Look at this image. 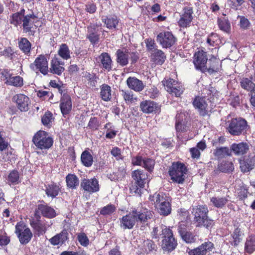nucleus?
<instances>
[{
    "label": "nucleus",
    "instance_id": "09e8293b",
    "mask_svg": "<svg viewBox=\"0 0 255 255\" xmlns=\"http://www.w3.org/2000/svg\"><path fill=\"white\" fill-rule=\"evenodd\" d=\"M157 250L156 245L151 240H145L143 243L142 250L143 252L148 254L153 251H156Z\"/></svg>",
    "mask_w": 255,
    "mask_h": 255
},
{
    "label": "nucleus",
    "instance_id": "473e14b6",
    "mask_svg": "<svg viewBox=\"0 0 255 255\" xmlns=\"http://www.w3.org/2000/svg\"><path fill=\"white\" fill-rule=\"evenodd\" d=\"M166 58L165 53L161 50L155 49L151 53V60L157 65L163 64Z\"/></svg>",
    "mask_w": 255,
    "mask_h": 255
},
{
    "label": "nucleus",
    "instance_id": "a18cd8bd",
    "mask_svg": "<svg viewBox=\"0 0 255 255\" xmlns=\"http://www.w3.org/2000/svg\"><path fill=\"white\" fill-rule=\"evenodd\" d=\"M218 24L220 30L229 33L231 29V24L227 17L225 16L219 18L218 19Z\"/></svg>",
    "mask_w": 255,
    "mask_h": 255
},
{
    "label": "nucleus",
    "instance_id": "bf43d9fd",
    "mask_svg": "<svg viewBox=\"0 0 255 255\" xmlns=\"http://www.w3.org/2000/svg\"><path fill=\"white\" fill-rule=\"evenodd\" d=\"M83 76L89 81V84L91 86L95 87L96 86L98 78L95 74L86 72L84 74Z\"/></svg>",
    "mask_w": 255,
    "mask_h": 255
},
{
    "label": "nucleus",
    "instance_id": "ddd939ff",
    "mask_svg": "<svg viewBox=\"0 0 255 255\" xmlns=\"http://www.w3.org/2000/svg\"><path fill=\"white\" fill-rule=\"evenodd\" d=\"M37 18L33 12L23 16L22 27L24 32L28 33L30 36L35 35L37 27L34 23Z\"/></svg>",
    "mask_w": 255,
    "mask_h": 255
},
{
    "label": "nucleus",
    "instance_id": "c9c22d12",
    "mask_svg": "<svg viewBox=\"0 0 255 255\" xmlns=\"http://www.w3.org/2000/svg\"><path fill=\"white\" fill-rule=\"evenodd\" d=\"M209 63L210 66L209 68L206 67V72H208L210 74H211L219 71L221 66L219 59L215 57H212L209 59Z\"/></svg>",
    "mask_w": 255,
    "mask_h": 255
},
{
    "label": "nucleus",
    "instance_id": "6e6d98bb",
    "mask_svg": "<svg viewBox=\"0 0 255 255\" xmlns=\"http://www.w3.org/2000/svg\"><path fill=\"white\" fill-rule=\"evenodd\" d=\"M184 88L183 86L178 82L175 85V87L171 90L168 92L172 96H175L176 97H179L182 94L184 91Z\"/></svg>",
    "mask_w": 255,
    "mask_h": 255
},
{
    "label": "nucleus",
    "instance_id": "69168bd1",
    "mask_svg": "<svg viewBox=\"0 0 255 255\" xmlns=\"http://www.w3.org/2000/svg\"><path fill=\"white\" fill-rule=\"evenodd\" d=\"M23 22V16L20 13H14L11 16L10 23L17 26Z\"/></svg>",
    "mask_w": 255,
    "mask_h": 255
},
{
    "label": "nucleus",
    "instance_id": "4468645a",
    "mask_svg": "<svg viewBox=\"0 0 255 255\" xmlns=\"http://www.w3.org/2000/svg\"><path fill=\"white\" fill-rule=\"evenodd\" d=\"M192 104L194 107L198 110L200 115L204 117L208 115L209 112L211 111L207 103V99L204 97H195Z\"/></svg>",
    "mask_w": 255,
    "mask_h": 255
},
{
    "label": "nucleus",
    "instance_id": "f03ea898",
    "mask_svg": "<svg viewBox=\"0 0 255 255\" xmlns=\"http://www.w3.org/2000/svg\"><path fill=\"white\" fill-rule=\"evenodd\" d=\"M191 212L194 216L193 221L197 227L211 229L214 225V221L208 216L209 210L206 205L198 204L192 206Z\"/></svg>",
    "mask_w": 255,
    "mask_h": 255
},
{
    "label": "nucleus",
    "instance_id": "49530a36",
    "mask_svg": "<svg viewBox=\"0 0 255 255\" xmlns=\"http://www.w3.org/2000/svg\"><path fill=\"white\" fill-rule=\"evenodd\" d=\"M214 155L218 158H223L231 155V150L228 147H221L216 148L214 151Z\"/></svg>",
    "mask_w": 255,
    "mask_h": 255
},
{
    "label": "nucleus",
    "instance_id": "f704fd0d",
    "mask_svg": "<svg viewBox=\"0 0 255 255\" xmlns=\"http://www.w3.org/2000/svg\"><path fill=\"white\" fill-rule=\"evenodd\" d=\"M99 59L101 65L104 70L110 71L112 69V59L108 53H102L99 56Z\"/></svg>",
    "mask_w": 255,
    "mask_h": 255
},
{
    "label": "nucleus",
    "instance_id": "2f4dec72",
    "mask_svg": "<svg viewBox=\"0 0 255 255\" xmlns=\"http://www.w3.org/2000/svg\"><path fill=\"white\" fill-rule=\"evenodd\" d=\"M37 209L45 217L51 219L56 216V214L54 209L46 204L38 205Z\"/></svg>",
    "mask_w": 255,
    "mask_h": 255
},
{
    "label": "nucleus",
    "instance_id": "9d476101",
    "mask_svg": "<svg viewBox=\"0 0 255 255\" xmlns=\"http://www.w3.org/2000/svg\"><path fill=\"white\" fill-rule=\"evenodd\" d=\"M30 68L34 71H39L44 75L49 72L48 60L45 55L40 54L37 57L34 61L30 65Z\"/></svg>",
    "mask_w": 255,
    "mask_h": 255
},
{
    "label": "nucleus",
    "instance_id": "f8f14e48",
    "mask_svg": "<svg viewBox=\"0 0 255 255\" xmlns=\"http://www.w3.org/2000/svg\"><path fill=\"white\" fill-rule=\"evenodd\" d=\"M157 42L163 48H170L177 41V38L171 32L163 31L160 32L156 36Z\"/></svg>",
    "mask_w": 255,
    "mask_h": 255
},
{
    "label": "nucleus",
    "instance_id": "a211bd4d",
    "mask_svg": "<svg viewBox=\"0 0 255 255\" xmlns=\"http://www.w3.org/2000/svg\"><path fill=\"white\" fill-rule=\"evenodd\" d=\"M189 125V118L183 113H178L176 116L175 128L177 132H185L187 130Z\"/></svg>",
    "mask_w": 255,
    "mask_h": 255
},
{
    "label": "nucleus",
    "instance_id": "052dcab7",
    "mask_svg": "<svg viewBox=\"0 0 255 255\" xmlns=\"http://www.w3.org/2000/svg\"><path fill=\"white\" fill-rule=\"evenodd\" d=\"M116 211L115 205L110 204L103 207L100 211V214L103 216L110 215Z\"/></svg>",
    "mask_w": 255,
    "mask_h": 255
},
{
    "label": "nucleus",
    "instance_id": "680f3d73",
    "mask_svg": "<svg viewBox=\"0 0 255 255\" xmlns=\"http://www.w3.org/2000/svg\"><path fill=\"white\" fill-rule=\"evenodd\" d=\"M155 164L154 160L149 158H144L142 167L145 168L149 172L152 171Z\"/></svg>",
    "mask_w": 255,
    "mask_h": 255
},
{
    "label": "nucleus",
    "instance_id": "3c124183",
    "mask_svg": "<svg viewBox=\"0 0 255 255\" xmlns=\"http://www.w3.org/2000/svg\"><path fill=\"white\" fill-rule=\"evenodd\" d=\"M241 86L242 88L248 91H251L255 89V84L252 80L247 78H244L241 81Z\"/></svg>",
    "mask_w": 255,
    "mask_h": 255
},
{
    "label": "nucleus",
    "instance_id": "e2e57ef3",
    "mask_svg": "<svg viewBox=\"0 0 255 255\" xmlns=\"http://www.w3.org/2000/svg\"><path fill=\"white\" fill-rule=\"evenodd\" d=\"M8 149V148L7 149ZM2 153V158L5 162L11 161V160L14 159V154L13 153V149L10 148V150H7V152L3 151Z\"/></svg>",
    "mask_w": 255,
    "mask_h": 255
},
{
    "label": "nucleus",
    "instance_id": "ea45409f",
    "mask_svg": "<svg viewBox=\"0 0 255 255\" xmlns=\"http://www.w3.org/2000/svg\"><path fill=\"white\" fill-rule=\"evenodd\" d=\"M66 182L68 187L76 189L79 184V180L77 176L73 174H69L66 177Z\"/></svg>",
    "mask_w": 255,
    "mask_h": 255
},
{
    "label": "nucleus",
    "instance_id": "393cba45",
    "mask_svg": "<svg viewBox=\"0 0 255 255\" xmlns=\"http://www.w3.org/2000/svg\"><path fill=\"white\" fill-rule=\"evenodd\" d=\"M72 101L70 96L64 94L60 99V107L63 116L68 114L72 109Z\"/></svg>",
    "mask_w": 255,
    "mask_h": 255
},
{
    "label": "nucleus",
    "instance_id": "5701e85b",
    "mask_svg": "<svg viewBox=\"0 0 255 255\" xmlns=\"http://www.w3.org/2000/svg\"><path fill=\"white\" fill-rule=\"evenodd\" d=\"M30 225L33 230L34 234L40 236L46 232L51 224L50 225L46 224L45 223L33 219L30 220Z\"/></svg>",
    "mask_w": 255,
    "mask_h": 255
},
{
    "label": "nucleus",
    "instance_id": "20e7f679",
    "mask_svg": "<svg viewBox=\"0 0 255 255\" xmlns=\"http://www.w3.org/2000/svg\"><path fill=\"white\" fill-rule=\"evenodd\" d=\"M149 200L154 204H159L157 207L158 213L163 216H168L171 212V200L165 194L155 193L150 196Z\"/></svg>",
    "mask_w": 255,
    "mask_h": 255
},
{
    "label": "nucleus",
    "instance_id": "72a5a7b5",
    "mask_svg": "<svg viewBox=\"0 0 255 255\" xmlns=\"http://www.w3.org/2000/svg\"><path fill=\"white\" fill-rule=\"evenodd\" d=\"M236 182H238V185H235V193L238 195V198L243 200L248 196V189L246 186L240 180H236Z\"/></svg>",
    "mask_w": 255,
    "mask_h": 255
},
{
    "label": "nucleus",
    "instance_id": "2eb2a0df",
    "mask_svg": "<svg viewBox=\"0 0 255 255\" xmlns=\"http://www.w3.org/2000/svg\"><path fill=\"white\" fill-rule=\"evenodd\" d=\"M207 60L206 52L203 50H199L194 55L193 63L195 67L203 73L206 72Z\"/></svg>",
    "mask_w": 255,
    "mask_h": 255
},
{
    "label": "nucleus",
    "instance_id": "423d86ee",
    "mask_svg": "<svg viewBox=\"0 0 255 255\" xmlns=\"http://www.w3.org/2000/svg\"><path fill=\"white\" fill-rule=\"evenodd\" d=\"M186 172L187 169L184 164L179 162H173L168 170L171 180L178 184L184 182Z\"/></svg>",
    "mask_w": 255,
    "mask_h": 255
},
{
    "label": "nucleus",
    "instance_id": "c03bdc74",
    "mask_svg": "<svg viewBox=\"0 0 255 255\" xmlns=\"http://www.w3.org/2000/svg\"><path fill=\"white\" fill-rule=\"evenodd\" d=\"M58 54L64 60H68L71 58L70 50L68 45L65 43H63L60 45Z\"/></svg>",
    "mask_w": 255,
    "mask_h": 255
},
{
    "label": "nucleus",
    "instance_id": "4be33fe9",
    "mask_svg": "<svg viewBox=\"0 0 255 255\" xmlns=\"http://www.w3.org/2000/svg\"><path fill=\"white\" fill-rule=\"evenodd\" d=\"M64 62L57 57H54L51 61L49 71L50 73L60 76L64 71Z\"/></svg>",
    "mask_w": 255,
    "mask_h": 255
},
{
    "label": "nucleus",
    "instance_id": "7c9ffc66",
    "mask_svg": "<svg viewBox=\"0 0 255 255\" xmlns=\"http://www.w3.org/2000/svg\"><path fill=\"white\" fill-rule=\"evenodd\" d=\"M102 20L106 24V27L108 29H117L120 19L116 15H111L108 16H103L102 17Z\"/></svg>",
    "mask_w": 255,
    "mask_h": 255
},
{
    "label": "nucleus",
    "instance_id": "6e6552de",
    "mask_svg": "<svg viewBox=\"0 0 255 255\" xmlns=\"http://www.w3.org/2000/svg\"><path fill=\"white\" fill-rule=\"evenodd\" d=\"M162 248L164 251L171 252L174 250L177 245V242L174 237L172 231L170 228H165L161 231Z\"/></svg>",
    "mask_w": 255,
    "mask_h": 255
},
{
    "label": "nucleus",
    "instance_id": "c85d7f7f",
    "mask_svg": "<svg viewBox=\"0 0 255 255\" xmlns=\"http://www.w3.org/2000/svg\"><path fill=\"white\" fill-rule=\"evenodd\" d=\"M68 233L66 230H63L62 231L54 236L49 240V242L52 245H62L68 239Z\"/></svg>",
    "mask_w": 255,
    "mask_h": 255
},
{
    "label": "nucleus",
    "instance_id": "f3484780",
    "mask_svg": "<svg viewBox=\"0 0 255 255\" xmlns=\"http://www.w3.org/2000/svg\"><path fill=\"white\" fill-rule=\"evenodd\" d=\"M139 108L143 113H159L160 112V106L157 103L150 100L142 101L139 105Z\"/></svg>",
    "mask_w": 255,
    "mask_h": 255
},
{
    "label": "nucleus",
    "instance_id": "58836bf2",
    "mask_svg": "<svg viewBox=\"0 0 255 255\" xmlns=\"http://www.w3.org/2000/svg\"><path fill=\"white\" fill-rule=\"evenodd\" d=\"M100 90V96L102 99L106 102L110 101L112 98L111 87L107 84H104L101 86Z\"/></svg>",
    "mask_w": 255,
    "mask_h": 255
},
{
    "label": "nucleus",
    "instance_id": "0e129e2a",
    "mask_svg": "<svg viewBox=\"0 0 255 255\" xmlns=\"http://www.w3.org/2000/svg\"><path fill=\"white\" fill-rule=\"evenodd\" d=\"M77 239L80 245L84 247H87L89 244V240L84 233H80L77 235Z\"/></svg>",
    "mask_w": 255,
    "mask_h": 255
},
{
    "label": "nucleus",
    "instance_id": "a19ab883",
    "mask_svg": "<svg viewBox=\"0 0 255 255\" xmlns=\"http://www.w3.org/2000/svg\"><path fill=\"white\" fill-rule=\"evenodd\" d=\"M81 161L85 166L91 167L93 162V156L88 150H85L81 154Z\"/></svg>",
    "mask_w": 255,
    "mask_h": 255
},
{
    "label": "nucleus",
    "instance_id": "13d9d810",
    "mask_svg": "<svg viewBox=\"0 0 255 255\" xmlns=\"http://www.w3.org/2000/svg\"><path fill=\"white\" fill-rule=\"evenodd\" d=\"M145 93L146 96H148L151 99H155L160 95L159 90L155 86L149 88L145 90Z\"/></svg>",
    "mask_w": 255,
    "mask_h": 255
},
{
    "label": "nucleus",
    "instance_id": "864d4df0",
    "mask_svg": "<svg viewBox=\"0 0 255 255\" xmlns=\"http://www.w3.org/2000/svg\"><path fill=\"white\" fill-rule=\"evenodd\" d=\"M122 95L126 103H132L137 101V98L133 97L132 92L130 91L122 90Z\"/></svg>",
    "mask_w": 255,
    "mask_h": 255
},
{
    "label": "nucleus",
    "instance_id": "f257e3e1",
    "mask_svg": "<svg viewBox=\"0 0 255 255\" xmlns=\"http://www.w3.org/2000/svg\"><path fill=\"white\" fill-rule=\"evenodd\" d=\"M152 217V212L146 208H133L119 219V225L123 230H131L136 223L145 224Z\"/></svg>",
    "mask_w": 255,
    "mask_h": 255
},
{
    "label": "nucleus",
    "instance_id": "9b49d317",
    "mask_svg": "<svg viewBox=\"0 0 255 255\" xmlns=\"http://www.w3.org/2000/svg\"><path fill=\"white\" fill-rule=\"evenodd\" d=\"M215 249L214 244L206 239L205 241L198 247L191 250L188 248L187 252L188 255H207L213 252Z\"/></svg>",
    "mask_w": 255,
    "mask_h": 255
},
{
    "label": "nucleus",
    "instance_id": "37998d69",
    "mask_svg": "<svg viewBox=\"0 0 255 255\" xmlns=\"http://www.w3.org/2000/svg\"><path fill=\"white\" fill-rule=\"evenodd\" d=\"M19 49L25 54L30 53L31 44L29 40L26 38H21L18 42Z\"/></svg>",
    "mask_w": 255,
    "mask_h": 255
},
{
    "label": "nucleus",
    "instance_id": "4c0bfd02",
    "mask_svg": "<svg viewBox=\"0 0 255 255\" xmlns=\"http://www.w3.org/2000/svg\"><path fill=\"white\" fill-rule=\"evenodd\" d=\"M245 251L250 254L255 251V235H251L247 238L245 244Z\"/></svg>",
    "mask_w": 255,
    "mask_h": 255
},
{
    "label": "nucleus",
    "instance_id": "0eeeda50",
    "mask_svg": "<svg viewBox=\"0 0 255 255\" xmlns=\"http://www.w3.org/2000/svg\"><path fill=\"white\" fill-rule=\"evenodd\" d=\"M249 126L247 122L244 119L234 118L229 122L227 130L232 135H240L246 133Z\"/></svg>",
    "mask_w": 255,
    "mask_h": 255
},
{
    "label": "nucleus",
    "instance_id": "4d7b16f0",
    "mask_svg": "<svg viewBox=\"0 0 255 255\" xmlns=\"http://www.w3.org/2000/svg\"><path fill=\"white\" fill-rule=\"evenodd\" d=\"M116 177L115 179L119 181L122 180L125 178L126 174V167L124 165H122L118 168L117 171L114 173Z\"/></svg>",
    "mask_w": 255,
    "mask_h": 255
},
{
    "label": "nucleus",
    "instance_id": "aec40b11",
    "mask_svg": "<svg viewBox=\"0 0 255 255\" xmlns=\"http://www.w3.org/2000/svg\"><path fill=\"white\" fill-rule=\"evenodd\" d=\"M183 13L180 16L178 21V25L181 27H187L189 26L193 19V8L191 6H185L184 7Z\"/></svg>",
    "mask_w": 255,
    "mask_h": 255
},
{
    "label": "nucleus",
    "instance_id": "cd10ccee",
    "mask_svg": "<svg viewBox=\"0 0 255 255\" xmlns=\"http://www.w3.org/2000/svg\"><path fill=\"white\" fill-rule=\"evenodd\" d=\"M117 63L121 66H127L128 63V49H118L116 53Z\"/></svg>",
    "mask_w": 255,
    "mask_h": 255
},
{
    "label": "nucleus",
    "instance_id": "e433bc0d",
    "mask_svg": "<svg viewBox=\"0 0 255 255\" xmlns=\"http://www.w3.org/2000/svg\"><path fill=\"white\" fill-rule=\"evenodd\" d=\"M60 190V187L55 183H52L46 186L45 193L48 197L52 198L57 196Z\"/></svg>",
    "mask_w": 255,
    "mask_h": 255
},
{
    "label": "nucleus",
    "instance_id": "bb28decb",
    "mask_svg": "<svg viewBox=\"0 0 255 255\" xmlns=\"http://www.w3.org/2000/svg\"><path fill=\"white\" fill-rule=\"evenodd\" d=\"M127 84L129 89L135 92H140L144 88L142 81L134 77H128L127 80Z\"/></svg>",
    "mask_w": 255,
    "mask_h": 255
},
{
    "label": "nucleus",
    "instance_id": "774afa93",
    "mask_svg": "<svg viewBox=\"0 0 255 255\" xmlns=\"http://www.w3.org/2000/svg\"><path fill=\"white\" fill-rule=\"evenodd\" d=\"M19 173L17 170H13L11 171L7 177L8 182L12 183H16L19 179Z\"/></svg>",
    "mask_w": 255,
    "mask_h": 255
},
{
    "label": "nucleus",
    "instance_id": "8fccbe9b",
    "mask_svg": "<svg viewBox=\"0 0 255 255\" xmlns=\"http://www.w3.org/2000/svg\"><path fill=\"white\" fill-rule=\"evenodd\" d=\"M5 84L15 87H21L23 85V78L19 76L11 77Z\"/></svg>",
    "mask_w": 255,
    "mask_h": 255
},
{
    "label": "nucleus",
    "instance_id": "dca6fc26",
    "mask_svg": "<svg viewBox=\"0 0 255 255\" xmlns=\"http://www.w3.org/2000/svg\"><path fill=\"white\" fill-rule=\"evenodd\" d=\"M12 102L21 112H26L29 110L30 101L28 97L23 94H17L13 96Z\"/></svg>",
    "mask_w": 255,
    "mask_h": 255
},
{
    "label": "nucleus",
    "instance_id": "6ab92c4d",
    "mask_svg": "<svg viewBox=\"0 0 255 255\" xmlns=\"http://www.w3.org/2000/svg\"><path fill=\"white\" fill-rule=\"evenodd\" d=\"M80 185L81 188L89 193L97 192L100 190L99 182L95 178L84 179L81 181Z\"/></svg>",
    "mask_w": 255,
    "mask_h": 255
},
{
    "label": "nucleus",
    "instance_id": "412c9836",
    "mask_svg": "<svg viewBox=\"0 0 255 255\" xmlns=\"http://www.w3.org/2000/svg\"><path fill=\"white\" fill-rule=\"evenodd\" d=\"M99 25L91 23L87 27V33L86 38L89 39L92 44L98 43L100 38V34L99 33L98 27Z\"/></svg>",
    "mask_w": 255,
    "mask_h": 255
},
{
    "label": "nucleus",
    "instance_id": "39448f33",
    "mask_svg": "<svg viewBox=\"0 0 255 255\" xmlns=\"http://www.w3.org/2000/svg\"><path fill=\"white\" fill-rule=\"evenodd\" d=\"M32 141L36 148L41 150L49 149L53 143V138L43 130L37 131L33 136Z\"/></svg>",
    "mask_w": 255,
    "mask_h": 255
},
{
    "label": "nucleus",
    "instance_id": "603ef678",
    "mask_svg": "<svg viewBox=\"0 0 255 255\" xmlns=\"http://www.w3.org/2000/svg\"><path fill=\"white\" fill-rule=\"evenodd\" d=\"M207 42L212 46H216L221 43V40L217 34L212 33L208 36Z\"/></svg>",
    "mask_w": 255,
    "mask_h": 255
},
{
    "label": "nucleus",
    "instance_id": "1a4fd4ad",
    "mask_svg": "<svg viewBox=\"0 0 255 255\" xmlns=\"http://www.w3.org/2000/svg\"><path fill=\"white\" fill-rule=\"evenodd\" d=\"M15 233L21 244L26 245L30 241L32 237V233L23 222H18L15 225Z\"/></svg>",
    "mask_w": 255,
    "mask_h": 255
},
{
    "label": "nucleus",
    "instance_id": "79ce46f5",
    "mask_svg": "<svg viewBox=\"0 0 255 255\" xmlns=\"http://www.w3.org/2000/svg\"><path fill=\"white\" fill-rule=\"evenodd\" d=\"M240 168L241 171L243 173H248L253 170L251 163H250V159L248 158L243 157L239 160Z\"/></svg>",
    "mask_w": 255,
    "mask_h": 255
},
{
    "label": "nucleus",
    "instance_id": "b1692460",
    "mask_svg": "<svg viewBox=\"0 0 255 255\" xmlns=\"http://www.w3.org/2000/svg\"><path fill=\"white\" fill-rule=\"evenodd\" d=\"M240 226L238 223L234 225V230L231 233L232 241L231 243L233 246H237L242 241L244 236L243 231Z\"/></svg>",
    "mask_w": 255,
    "mask_h": 255
},
{
    "label": "nucleus",
    "instance_id": "de8ad7c7",
    "mask_svg": "<svg viewBox=\"0 0 255 255\" xmlns=\"http://www.w3.org/2000/svg\"><path fill=\"white\" fill-rule=\"evenodd\" d=\"M219 170L225 173H230L234 169V164L231 161H223L218 165Z\"/></svg>",
    "mask_w": 255,
    "mask_h": 255
},
{
    "label": "nucleus",
    "instance_id": "a878e982",
    "mask_svg": "<svg viewBox=\"0 0 255 255\" xmlns=\"http://www.w3.org/2000/svg\"><path fill=\"white\" fill-rule=\"evenodd\" d=\"M249 149V145L247 143L242 142L239 143L232 144L230 150L234 155L239 156L246 154Z\"/></svg>",
    "mask_w": 255,
    "mask_h": 255
},
{
    "label": "nucleus",
    "instance_id": "338daca9",
    "mask_svg": "<svg viewBox=\"0 0 255 255\" xmlns=\"http://www.w3.org/2000/svg\"><path fill=\"white\" fill-rule=\"evenodd\" d=\"M162 82L163 85L166 87V90L168 92L175 87L178 82L173 79L169 78L167 80H163Z\"/></svg>",
    "mask_w": 255,
    "mask_h": 255
},
{
    "label": "nucleus",
    "instance_id": "c756f323",
    "mask_svg": "<svg viewBox=\"0 0 255 255\" xmlns=\"http://www.w3.org/2000/svg\"><path fill=\"white\" fill-rule=\"evenodd\" d=\"M211 204L214 207L219 208H224L229 201V196H213L210 198Z\"/></svg>",
    "mask_w": 255,
    "mask_h": 255
},
{
    "label": "nucleus",
    "instance_id": "7ed1b4c3",
    "mask_svg": "<svg viewBox=\"0 0 255 255\" xmlns=\"http://www.w3.org/2000/svg\"><path fill=\"white\" fill-rule=\"evenodd\" d=\"M148 176L147 173L143 170L137 169L133 171L131 177L134 183L130 187V193L140 196L141 190L144 188L145 183L149 181Z\"/></svg>",
    "mask_w": 255,
    "mask_h": 255
},
{
    "label": "nucleus",
    "instance_id": "5fc2aeb1",
    "mask_svg": "<svg viewBox=\"0 0 255 255\" xmlns=\"http://www.w3.org/2000/svg\"><path fill=\"white\" fill-rule=\"evenodd\" d=\"M101 124L98 118L96 117H91L88 124V128L92 131H95L99 129Z\"/></svg>",
    "mask_w": 255,
    "mask_h": 255
}]
</instances>
